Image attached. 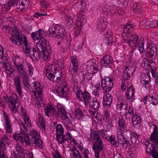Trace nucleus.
Instances as JSON below:
<instances>
[{
    "instance_id": "1",
    "label": "nucleus",
    "mask_w": 158,
    "mask_h": 158,
    "mask_svg": "<svg viewBox=\"0 0 158 158\" xmlns=\"http://www.w3.org/2000/svg\"><path fill=\"white\" fill-rule=\"evenodd\" d=\"M21 135L20 136L22 137V140L24 141L27 144L30 145L31 143V140L29 136L30 135L33 145L36 148L41 147L43 142L40 139V134L37 131L33 130L31 131L29 135L25 132H23L22 135Z\"/></svg>"
},
{
    "instance_id": "2",
    "label": "nucleus",
    "mask_w": 158,
    "mask_h": 158,
    "mask_svg": "<svg viewBox=\"0 0 158 158\" xmlns=\"http://www.w3.org/2000/svg\"><path fill=\"white\" fill-rule=\"evenodd\" d=\"M145 55L151 61L147 64V65L149 67V69L150 70L152 77H156L157 75V65L156 63L152 60L156 58L157 56L156 50L155 48L152 47L151 48L147 49V52L145 53Z\"/></svg>"
},
{
    "instance_id": "3",
    "label": "nucleus",
    "mask_w": 158,
    "mask_h": 158,
    "mask_svg": "<svg viewBox=\"0 0 158 158\" xmlns=\"http://www.w3.org/2000/svg\"><path fill=\"white\" fill-rule=\"evenodd\" d=\"M8 33L10 34L12 36L10 37L9 40L15 45H19L23 42V38L19 31L16 29H14L12 28L8 27Z\"/></svg>"
},
{
    "instance_id": "4",
    "label": "nucleus",
    "mask_w": 158,
    "mask_h": 158,
    "mask_svg": "<svg viewBox=\"0 0 158 158\" xmlns=\"http://www.w3.org/2000/svg\"><path fill=\"white\" fill-rule=\"evenodd\" d=\"M122 38L123 40L125 42L128 43L130 46H131L133 50H135L137 47L138 45L139 38L136 35H133L132 34H127L123 33L122 35Z\"/></svg>"
},
{
    "instance_id": "5",
    "label": "nucleus",
    "mask_w": 158,
    "mask_h": 158,
    "mask_svg": "<svg viewBox=\"0 0 158 158\" xmlns=\"http://www.w3.org/2000/svg\"><path fill=\"white\" fill-rule=\"evenodd\" d=\"M49 31L50 34L51 33L53 35L56 37H62L66 34L63 27L58 24L56 25L55 27H50Z\"/></svg>"
},
{
    "instance_id": "6",
    "label": "nucleus",
    "mask_w": 158,
    "mask_h": 158,
    "mask_svg": "<svg viewBox=\"0 0 158 158\" xmlns=\"http://www.w3.org/2000/svg\"><path fill=\"white\" fill-rule=\"evenodd\" d=\"M19 98L16 94H13L8 99L7 102L9 105V107L11 108L12 111L15 113L17 112L19 106V102L18 101Z\"/></svg>"
},
{
    "instance_id": "7",
    "label": "nucleus",
    "mask_w": 158,
    "mask_h": 158,
    "mask_svg": "<svg viewBox=\"0 0 158 158\" xmlns=\"http://www.w3.org/2000/svg\"><path fill=\"white\" fill-rule=\"evenodd\" d=\"M18 0H9L6 4L2 5V8L6 9L5 11H7L9 10L11 7H14L17 9L22 8L20 10L21 12L24 11L26 10L25 7L22 8L21 7L20 2L17 1Z\"/></svg>"
},
{
    "instance_id": "8",
    "label": "nucleus",
    "mask_w": 158,
    "mask_h": 158,
    "mask_svg": "<svg viewBox=\"0 0 158 158\" xmlns=\"http://www.w3.org/2000/svg\"><path fill=\"white\" fill-rule=\"evenodd\" d=\"M114 81L111 78L106 79L102 80V81L101 86L102 89L105 93H110L113 86Z\"/></svg>"
},
{
    "instance_id": "9",
    "label": "nucleus",
    "mask_w": 158,
    "mask_h": 158,
    "mask_svg": "<svg viewBox=\"0 0 158 158\" xmlns=\"http://www.w3.org/2000/svg\"><path fill=\"white\" fill-rule=\"evenodd\" d=\"M153 132L150 137V140L158 149V127L155 124L153 125Z\"/></svg>"
},
{
    "instance_id": "10",
    "label": "nucleus",
    "mask_w": 158,
    "mask_h": 158,
    "mask_svg": "<svg viewBox=\"0 0 158 158\" xmlns=\"http://www.w3.org/2000/svg\"><path fill=\"white\" fill-rule=\"evenodd\" d=\"M125 70L123 73V79L125 80H128L130 77L132 76L135 71V67L132 66H125Z\"/></svg>"
},
{
    "instance_id": "11",
    "label": "nucleus",
    "mask_w": 158,
    "mask_h": 158,
    "mask_svg": "<svg viewBox=\"0 0 158 158\" xmlns=\"http://www.w3.org/2000/svg\"><path fill=\"white\" fill-rule=\"evenodd\" d=\"M24 40L23 43L25 47V50H24V53L27 56L30 55V53H31L35 49L34 46L32 44L28 43L27 37L25 36H23Z\"/></svg>"
},
{
    "instance_id": "12",
    "label": "nucleus",
    "mask_w": 158,
    "mask_h": 158,
    "mask_svg": "<svg viewBox=\"0 0 158 158\" xmlns=\"http://www.w3.org/2000/svg\"><path fill=\"white\" fill-rule=\"evenodd\" d=\"M128 109V105L126 102H119L116 104V110L118 113L125 115L127 113Z\"/></svg>"
},
{
    "instance_id": "13",
    "label": "nucleus",
    "mask_w": 158,
    "mask_h": 158,
    "mask_svg": "<svg viewBox=\"0 0 158 158\" xmlns=\"http://www.w3.org/2000/svg\"><path fill=\"white\" fill-rule=\"evenodd\" d=\"M90 136L92 138V140H96V142L93 144V150H94L95 146H99L101 144L103 145L102 140L99 136L98 133L97 131L92 132L90 134Z\"/></svg>"
},
{
    "instance_id": "14",
    "label": "nucleus",
    "mask_w": 158,
    "mask_h": 158,
    "mask_svg": "<svg viewBox=\"0 0 158 158\" xmlns=\"http://www.w3.org/2000/svg\"><path fill=\"white\" fill-rule=\"evenodd\" d=\"M43 50L42 48L40 49V48L37 47L36 48H35L33 51L31 52V53H30V55L29 56H30L33 60L37 59L41 57Z\"/></svg>"
},
{
    "instance_id": "15",
    "label": "nucleus",
    "mask_w": 158,
    "mask_h": 158,
    "mask_svg": "<svg viewBox=\"0 0 158 158\" xmlns=\"http://www.w3.org/2000/svg\"><path fill=\"white\" fill-rule=\"evenodd\" d=\"M14 84L15 86V89L19 95L21 97L22 93L21 90V81L19 76L16 75L14 77Z\"/></svg>"
},
{
    "instance_id": "16",
    "label": "nucleus",
    "mask_w": 158,
    "mask_h": 158,
    "mask_svg": "<svg viewBox=\"0 0 158 158\" xmlns=\"http://www.w3.org/2000/svg\"><path fill=\"white\" fill-rule=\"evenodd\" d=\"M3 116L5 121V127L6 132L10 133L12 132L10 120L8 118V116L6 112H3Z\"/></svg>"
},
{
    "instance_id": "17",
    "label": "nucleus",
    "mask_w": 158,
    "mask_h": 158,
    "mask_svg": "<svg viewBox=\"0 0 158 158\" xmlns=\"http://www.w3.org/2000/svg\"><path fill=\"white\" fill-rule=\"evenodd\" d=\"M56 91L58 95L61 97L66 96L69 93L67 87L64 85L59 86Z\"/></svg>"
},
{
    "instance_id": "18",
    "label": "nucleus",
    "mask_w": 158,
    "mask_h": 158,
    "mask_svg": "<svg viewBox=\"0 0 158 158\" xmlns=\"http://www.w3.org/2000/svg\"><path fill=\"white\" fill-rule=\"evenodd\" d=\"M113 97L110 94H106L103 98V104L104 106L108 108L111 105Z\"/></svg>"
},
{
    "instance_id": "19",
    "label": "nucleus",
    "mask_w": 158,
    "mask_h": 158,
    "mask_svg": "<svg viewBox=\"0 0 158 158\" xmlns=\"http://www.w3.org/2000/svg\"><path fill=\"white\" fill-rule=\"evenodd\" d=\"M44 31L42 29H40L37 31L32 32L31 36L34 40H40L44 36Z\"/></svg>"
},
{
    "instance_id": "20",
    "label": "nucleus",
    "mask_w": 158,
    "mask_h": 158,
    "mask_svg": "<svg viewBox=\"0 0 158 158\" xmlns=\"http://www.w3.org/2000/svg\"><path fill=\"white\" fill-rule=\"evenodd\" d=\"M15 150L16 151H13L11 153V158H19L21 157L20 153L22 152V148L19 144L16 145Z\"/></svg>"
},
{
    "instance_id": "21",
    "label": "nucleus",
    "mask_w": 158,
    "mask_h": 158,
    "mask_svg": "<svg viewBox=\"0 0 158 158\" xmlns=\"http://www.w3.org/2000/svg\"><path fill=\"white\" fill-rule=\"evenodd\" d=\"M141 122V119L137 115H135L132 116V123L134 127L137 128L139 127Z\"/></svg>"
},
{
    "instance_id": "22",
    "label": "nucleus",
    "mask_w": 158,
    "mask_h": 158,
    "mask_svg": "<svg viewBox=\"0 0 158 158\" xmlns=\"http://www.w3.org/2000/svg\"><path fill=\"white\" fill-rule=\"evenodd\" d=\"M71 63L72 64L73 68L71 66L69 67V70L72 71L73 70L75 72H77L78 69L79 64L77 59L74 57L72 58Z\"/></svg>"
},
{
    "instance_id": "23",
    "label": "nucleus",
    "mask_w": 158,
    "mask_h": 158,
    "mask_svg": "<svg viewBox=\"0 0 158 158\" xmlns=\"http://www.w3.org/2000/svg\"><path fill=\"white\" fill-rule=\"evenodd\" d=\"M113 59L109 56H106L103 57L101 60V65L102 67L104 66H106L107 64L112 63L113 62Z\"/></svg>"
},
{
    "instance_id": "24",
    "label": "nucleus",
    "mask_w": 158,
    "mask_h": 158,
    "mask_svg": "<svg viewBox=\"0 0 158 158\" xmlns=\"http://www.w3.org/2000/svg\"><path fill=\"white\" fill-rule=\"evenodd\" d=\"M83 10H81L77 15L78 21L81 26V24L85 23L87 21L86 17L83 14Z\"/></svg>"
},
{
    "instance_id": "25",
    "label": "nucleus",
    "mask_w": 158,
    "mask_h": 158,
    "mask_svg": "<svg viewBox=\"0 0 158 158\" xmlns=\"http://www.w3.org/2000/svg\"><path fill=\"white\" fill-rule=\"evenodd\" d=\"M43 50V52H42L43 57L46 60H48L50 58V55L52 52L51 50L50 49V47L48 46L46 48Z\"/></svg>"
},
{
    "instance_id": "26",
    "label": "nucleus",
    "mask_w": 158,
    "mask_h": 158,
    "mask_svg": "<svg viewBox=\"0 0 158 158\" xmlns=\"http://www.w3.org/2000/svg\"><path fill=\"white\" fill-rule=\"evenodd\" d=\"M88 105L92 109L95 110H97L99 107V103L96 99H92L89 101Z\"/></svg>"
},
{
    "instance_id": "27",
    "label": "nucleus",
    "mask_w": 158,
    "mask_h": 158,
    "mask_svg": "<svg viewBox=\"0 0 158 158\" xmlns=\"http://www.w3.org/2000/svg\"><path fill=\"white\" fill-rule=\"evenodd\" d=\"M82 97L83 98L85 104L88 105L89 102L91 99V97L90 95V94L87 91H85L83 93H82Z\"/></svg>"
},
{
    "instance_id": "28",
    "label": "nucleus",
    "mask_w": 158,
    "mask_h": 158,
    "mask_svg": "<svg viewBox=\"0 0 158 158\" xmlns=\"http://www.w3.org/2000/svg\"><path fill=\"white\" fill-rule=\"evenodd\" d=\"M126 94L127 98L129 99H131L134 97V89L133 88L132 85H131L127 88Z\"/></svg>"
},
{
    "instance_id": "29",
    "label": "nucleus",
    "mask_w": 158,
    "mask_h": 158,
    "mask_svg": "<svg viewBox=\"0 0 158 158\" xmlns=\"http://www.w3.org/2000/svg\"><path fill=\"white\" fill-rule=\"evenodd\" d=\"M62 76V72L61 71H55L53 76L50 80H52L55 82H58L61 80L60 78Z\"/></svg>"
},
{
    "instance_id": "30",
    "label": "nucleus",
    "mask_w": 158,
    "mask_h": 158,
    "mask_svg": "<svg viewBox=\"0 0 158 158\" xmlns=\"http://www.w3.org/2000/svg\"><path fill=\"white\" fill-rule=\"evenodd\" d=\"M104 37L103 38V41L105 44L108 45L110 43L112 44V38L111 35L108 34V32L105 33L103 35Z\"/></svg>"
},
{
    "instance_id": "31",
    "label": "nucleus",
    "mask_w": 158,
    "mask_h": 158,
    "mask_svg": "<svg viewBox=\"0 0 158 158\" xmlns=\"http://www.w3.org/2000/svg\"><path fill=\"white\" fill-rule=\"evenodd\" d=\"M71 10H67L64 11V13H66V19L68 20L67 23H72L73 18L74 15Z\"/></svg>"
},
{
    "instance_id": "32",
    "label": "nucleus",
    "mask_w": 158,
    "mask_h": 158,
    "mask_svg": "<svg viewBox=\"0 0 158 158\" xmlns=\"http://www.w3.org/2000/svg\"><path fill=\"white\" fill-rule=\"evenodd\" d=\"M33 86L34 88V89L36 90L35 93H37L38 95H39L40 98L41 96L43 97V95L42 94V92L41 91L42 88L40 83L37 82H35L33 85Z\"/></svg>"
},
{
    "instance_id": "33",
    "label": "nucleus",
    "mask_w": 158,
    "mask_h": 158,
    "mask_svg": "<svg viewBox=\"0 0 158 158\" xmlns=\"http://www.w3.org/2000/svg\"><path fill=\"white\" fill-rule=\"evenodd\" d=\"M73 92H75L76 97L78 100L81 101L82 100L80 95L82 93V91L77 86L74 85L73 87Z\"/></svg>"
},
{
    "instance_id": "34",
    "label": "nucleus",
    "mask_w": 158,
    "mask_h": 158,
    "mask_svg": "<svg viewBox=\"0 0 158 158\" xmlns=\"http://www.w3.org/2000/svg\"><path fill=\"white\" fill-rule=\"evenodd\" d=\"M106 139L110 142L112 145H116V147L119 146V144L116 141L115 136L114 135H111L110 136H106Z\"/></svg>"
},
{
    "instance_id": "35",
    "label": "nucleus",
    "mask_w": 158,
    "mask_h": 158,
    "mask_svg": "<svg viewBox=\"0 0 158 158\" xmlns=\"http://www.w3.org/2000/svg\"><path fill=\"white\" fill-rule=\"evenodd\" d=\"M55 69V68H52L50 70H49L48 69H46V76L48 78L50 79V80L51 78H52V77L53 76L55 71H56Z\"/></svg>"
},
{
    "instance_id": "36",
    "label": "nucleus",
    "mask_w": 158,
    "mask_h": 158,
    "mask_svg": "<svg viewBox=\"0 0 158 158\" xmlns=\"http://www.w3.org/2000/svg\"><path fill=\"white\" fill-rule=\"evenodd\" d=\"M103 145H102V144H101L99 145V146H95L94 150H93L95 151L94 152L96 158H100L99 153L102 150H103Z\"/></svg>"
},
{
    "instance_id": "37",
    "label": "nucleus",
    "mask_w": 158,
    "mask_h": 158,
    "mask_svg": "<svg viewBox=\"0 0 158 158\" xmlns=\"http://www.w3.org/2000/svg\"><path fill=\"white\" fill-rule=\"evenodd\" d=\"M15 65L16 66L18 72L21 75V74L23 72H25V69L24 67V65L21 64H18L17 62L16 61H15Z\"/></svg>"
},
{
    "instance_id": "38",
    "label": "nucleus",
    "mask_w": 158,
    "mask_h": 158,
    "mask_svg": "<svg viewBox=\"0 0 158 158\" xmlns=\"http://www.w3.org/2000/svg\"><path fill=\"white\" fill-rule=\"evenodd\" d=\"M74 116H76V118L78 119L82 118L84 116V115L82 111L79 108H77L74 111Z\"/></svg>"
},
{
    "instance_id": "39",
    "label": "nucleus",
    "mask_w": 158,
    "mask_h": 158,
    "mask_svg": "<svg viewBox=\"0 0 158 158\" xmlns=\"http://www.w3.org/2000/svg\"><path fill=\"white\" fill-rule=\"evenodd\" d=\"M122 27L124 29L122 34L124 33L127 34H131L129 31L131 27V25L130 23H127L125 25L122 26Z\"/></svg>"
},
{
    "instance_id": "40",
    "label": "nucleus",
    "mask_w": 158,
    "mask_h": 158,
    "mask_svg": "<svg viewBox=\"0 0 158 158\" xmlns=\"http://www.w3.org/2000/svg\"><path fill=\"white\" fill-rule=\"evenodd\" d=\"M39 43L40 44L39 48H40L42 49H44L48 47L46 40L44 38V36L39 40Z\"/></svg>"
},
{
    "instance_id": "41",
    "label": "nucleus",
    "mask_w": 158,
    "mask_h": 158,
    "mask_svg": "<svg viewBox=\"0 0 158 158\" xmlns=\"http://www.w3.org/2000/svg\"><path fill=\"white\" fill-rule=\"evenodd\" d=\"M132 9L133 13L135 15L141 13L143 11L142 8L140 6L136 5L133 6Z\"/></svg>"
},
{
    "instance_id": "42",
    "label": "nucleus",
    "mask_w": 158,
    "mask_h": 158,
    "mask_svg": "<svg viewBox=\"0 0 158 158\" xmlns=\"http://www.w3.org/2000/svg\"><path fill=\"white\" fill-rule=\"evenodd\" d=\"M118 124L120 130L122 131H124L125 130H126L125 122L123 118H121L119 119Z\"/></svg>"
},
{
    "instance_id": "43",
    "label": "nucleus",
    "mask_w": 158,
    "mask_h": 158,
    "mask_svg": "<svg viewBox=\"0 0 158 158\" xmlns=\"http://www.w3.org/2000/svg\"><path fill=\"white\" fill-rule=\"evenodd\" d=\"M2 68H3L5 70L12 65L8 60L5 57V59H3L2 61Z\"/></svg>"
},
{
    "instance_id": "44",
    "label": "nucleus",
    "mask_w": 158,
    "mask_h": 158,
    "mask_svg": "<svg viewBox=\"0 0 158 158\" xmlns=\"http://www.w3.org/2000/svg\"><path fill=\"white\" fill-rule=\"evenodd\" d=\"M149 21L146 19H142L140 23V26L143 29H148L149 28Z\"/></svg>"
},
{
    "instance_id": "45",
    "label": "nucleus",
    "mask_w": 158,
    "mask_h": 158,
    "mask_svg": "<svg viewBox=\"0 0 158 158\" xmlns=\"http://www.w3.org/2000/svg\"><path fill=\"white\" fill-rule=\"evenodd\" d=\"M61 116L63 119L67 120L69 119V118L67 115V114H69L65 112V109H60L59 110Z\"/></svg>"
},
{
    "instance_id": "46",
    "label": "nucleus",
    "mask_w": 158,
    "mask_h": 158,
    "mask_svg": "<svg viewBox=\"0 0 158 158\" xmlns=\"http://www.w3.org/2000/svg\"><path fill=\"white\" fill-rule=\"evenodd\" d=\"M143 39L142 38L140 39L139 41L138 42V47L139 51L141 53H143L144 52V49L143 46Z\"/></svg>"
},
{
    "instance_id": "47",
    "label": "nucleus",
    "mask_w": 158,
    "mask_h": 158,
    "mask_svg": "<svg viewBox=\"0 0 158 158\" xmlns=\"http://www.w3.org/2000/svg\"><path fill=\"white\" fill-rule=\"evenodd\" d=\"M145 145L146 152L149 154H150L152 150L154 148V145L153 143H150L149 144H145Z\"/></svg>"
},
{
    "instance_id": "48",
    "label": "nucleus",
    "mask_w": 158,
    "mask_h": 158,
    "mask_svg": "<svg viewBox=\"0 0 158 158\" xmlns=\"http://www.w3.org/2000/svg\"><path fill=\"white\" fill-rule=\"evenodd\" d=\"M40 5L41 8L47 9L50 6L49 3L46 0H41L40 2Z\"/></svg>"
},
{
    "instance_id": "49",
    "label": "nucleus",
    "mask_w": 158,
    "mask_h": 158,
    "mask_svg": "<svg viewBox=\"0 0 158 158\" xmlns=\"http://www.w3.org/2000/svg\"><path fill=\"white\" fill-rule=\"evenodd\" d=\"M150 154L152 155L153 158H158V149L156 146H154Z\"/></svg>"
},
{
    "instance_id": "50",
    "label": "nucleus",
    "mask_w": 158,
    "mask_h": 158,
    "mask_svg": "<svg viewBox=\"0 0 158 158\" xmlns=\"http://www.w3.org/2000/svg\"><path fill=\"white\" fill-rule=\"evenodd\" d=\"M8 139V138L6 137V135H4V136L2 137L0 141V142L1 143V149L2 150L3 149H5V145L4 144V142L5 141L7 140Z\"/></svg>"
},
{
    "instance_id": "51",
    "label": "nucleus",
    "mask_w": 158,
    "mask_h": 158,
    "mask_svg": "<svg viewBox=\"0 0 158 158\" xmlns=\"http://www.w3.org/2000/svg\"><path fill=\"white\" fill-rule=\"evenodd\" d=\"M56 134H61V135L64 134V130L63 127L60 124H58L56 127Z\"/></svg>"
},
{
    "instance_id": "52",
    "label": "nucleus",
    "mask_w": 158,
    "mask_h": 158,
    "mask_svg": "<svg viewBox=\"0 0 158 158\" xmlns=\"http://www.w3.org/2000/svg\"><path fill=\"white\" fill-rule=\"evenodd\" d=\"M123 136H124L125 138L129 139L131 137V132L130 130H126L125 131H123Z\"/></svg>"
},
{
    "instance_id": "53",
    "label": "nucleus",
    "mask_w": 158,
    "mask_h": 158,
    "mask_svg": "<svg viewBox=\"0 0 158 158\" xmlns=\"http://www.w3.org/2000/svg\"><path fill=\"white\" fill-rule=\"evenodd\" d=\"M149 28H156L158 27L157 21H149Z\"/></svg>"
},
{
    "instance_id": "54",
    "label": "nucleus",
    "mask_w": 158,
    "mask_h": 158,
    "mask_svg": "<svg viewBox=\"0 0 158 158\" xmlns=\"http://www.w3.org/2000/svg\"><path fill=\"white\" fill-rule=\"evenodd\" d=\"M5 72L7 75H10L12 74L14 72V69L13 66L11 65L8 68L5 70Z\"/></svg>"
},
{
    "instance_id": "55",
    "label": "nucleus",
    "mask_w": 158,
    "mask_h": 158,
    "mask_svg": "<svg viewBox=\"0 0 158 158\" xmlns=\"http://www.w3.org/2000/svg\"><path fill=\"white\" fill-rule=\"evenodd\" d=\"M124 140V141H123L122 146L123 148H127L130 146L131 144L129 141L126 139V138Z\"/></svg>"
},
{
    "instance_id": "56",
    "label": "nucleus",
    "mask_w": 158,
    "mask_h": 158,
    "mask_svg": "<svg viewBox=\"0 0 158 158\" xmlns=\"http://www.w3.org/2000/svg\"><path fill=\"white\" fill-rule=\"evenodd\" d=\"M52 106H48L46 107L45 110V115L48 117H49L50 116L49 114H50V111L52 108Z\"/></svg>"
},
{
    "instance_id": "57",
    "label": "nucleus",
    "mask_w": 158,
    "mask_h": 158,
    "mask_svg": "<svg viewBox=\"0 0 158 158\" xmlns=\"http://www.w3.org/2000/svg\"><path fill=\"white\" fill-rule=\"evenodd\" d=\"M154 98V97L152 94H150L149 95L145 97L144 98L143 100H145L146 102L148 101L149 102H151Z\"/></svg>"
},
{
    "instance_id": "58",
    "label": "nucleus",
    "mask_w": 158,
    "mask_h": 158,
    "mask_svg": "<svg viewBox=\"0 0 158 158\" xmlns=\"http://www.w3.org/2000/svg\"><path fill=\"white\" fill-rule=\"evenodd\" d=\"M80 73L82 74L84 80L85 81H89L90 80H91L92 77L88 74H84L83 73H82L81 72Z\"/></svg>"
},
{
    "instance_id": "59",
    "label": "nucleus",
    "mask_w": 158,
    "mask_h": 158,
    "mask_svg": "<svg viewBox=\"0 0 158 158\" xmlns=\"http://www.w3.org/2000/svg\"><path fill=\"white\" fill-rule=\"evenodd\" d=\"M81 30V29L80 28L78 25L76 26L74 29V33L76 35H77L80 34Z\"/></svg>"
},
{
    "instance_id": "60",
    "label": "nucleus",
    "mask_w": 158,
    "mask_h": 158,
    "mask_svg": "<svg viewBox=\"0 0 158 158\" xmlns=\"http://www.w3.org/2000/svg\"><path fill=\"white\" fill-rule=\"evenodd\" d=\"M125 139V138L122 136H118L117 141L118 143H118H119L120 144H122V145Z\"/></svg>"
},
{
    "instance_id": "61",
    "label": "nucleus",
    "mask_w": 158,
    "mask_h": 158,
    "mask_svg": "<svg viewBox=\"0 0 158 158\" xmlns=\"http://www.w3.org/2000/svg\"><path fill=\"white\" fill-rule=\"evenodd\" d=\"M110 117V115L108 114V112L107 110H105L104 112V115L103 117V120L105 122L107 121L109 119Z\"/></svg>"
},
{
    "instance_id": "62",
    "label": "nucleus",
    "mask_w": 158,
    "mask_h": 158,
    "mask_svg": "<svg viewBox=\"0 0 158 158\" xmlns=\"http://www.w3.org/2000/svg\"><path fill=\"white\" fill-rule=\"evenodd\" d=\"M72 154L71 158H82L80 153H77L75 152H73Z\"/></svg>"
},
{
    "instance_id": "63",
    "label": "nucleus",
    "mask_w": 158,
    "mask_h": 158,
    "mask_svg": "<svg viewBox=\"0 0 158 158\" xmlns=\"http://www.w3.org/2000/svg\"><path fill=\"white\" fill-rule=\"evenodd\" d=\"M129 110L128 109L127 113L125 114H126V118H127V116L128 115L130 114L131 115H132L134 114V110L130 106H129Z\"/></svg>"
},
{
    "instance_id": "64",
    "label": "nucleus",
    "mask_w": 158,
    "mask_h": 158,
    "mask_svg": "<svg viewBox=\"0 0 158 158\" xmlns=\"http://www.w3.org/2000/svg\"><path fill=\"white\" fill-rule=\"evenodd\" d=\"M29 3V0H21L20 5L22 6H27Z\"/></svg>"
}]
</instances>
